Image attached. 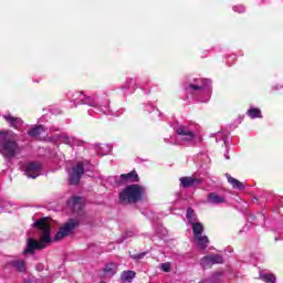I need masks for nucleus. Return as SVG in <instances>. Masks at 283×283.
Returning a JSON list of instances; mask_svg holds the SVG:
<instances>
[{
    "mask_svg": "<svg viewBox=\"0 0 283 283\" xmlns=\"http://www.w3.org/2000/svg\"><path fill=\"white\" fill-rule=\"evenodd\" d=\"M33 227L39 229L41 233L40 241L29 238L27 240V248L23 251L24 255H32L34 251H43L48 244L52 243V226L48 222L46 218L36 220Z\"/></svg>",
    "mask_w": 283,
    "mask_h": 283,
    "instance_id": "2",
    "label": "nucleus"
},
{
    "mask_svg": "<svg viewBox=\"0 0 283 283\" xmlns=\"http://www.w3.org/2000/svg\"><path fill=\"white\" fill-rule=\"evenodd\" d=\"M97 154H98V156H107V154H112V145L103 144V146H101L97 149Z\"/></svg>",
    "mask_w": 283,
    "mask_h": 283,
    "instance_id": "26",
    "label": "nucleus"
},
{
    "mask_svg": "<svg viewBox=\"0 0 283 283\" xmlns=\"http://www.w3.org/2000/svg\"><path fill=\"white\" fill-rule=\"evenodd\" d=\"M43 169V165L39 161L28 163L24 167V176L27 178H32L33 180L41 176V171Z\"/></svg>",
    "mask_w": 283,
    "mask_h": 283,
    "instance_id": "9",
    "label": "nucleus"
},
{
    "mask_svg": "<svg viewBox=\"0 0 283 283\" xmlns=\"http://www.w3.org/2000/svg\"><path fill=\"white\" fill-rule=\"evenodd\" d=\"M9 265H11L12 269L18 271L19 273H25V271H27L25 261L21 260V259L10 261Z\"/></svg>",
    "mask_w": 283,
    "mask_h": 283,
    "instance_id": "18",
    "label": "nucleus"
},
{
    "mask_svg": "<svg viewBox=\"0 0 283 283\" xmlns=\"http://www.w3.org/2000/svg\"><path fill=\"white\" fill-rule=\"evenodd\" d=\"M175 129V140L174 138L170 139L172 145H182L184 143H191L193 138H196V134L187 128V126H177Z\"/></svg>",
    "mask_w": 283,
    "mask_h": 283,
    "instance_id": "6",
    "label": "nucleus"
},
{
    "mask_svg": "<svg viewBox=\"0 0 283 283\" xmlns=\"http://www.w3.org/2000/svg\"><path fill=\"white\" fill-rule=\"evenodd\" d=\"M85 174V166L83 161H78L76 166L69 169V182L70 185H78L81 182V176Z\"/></svg>",
    "mask_w": 283,
    "mask_h": 283,
    "instance_id": "8",
    "label": "nucleus"
},
{
    "mask_svg": "<svg viewBox=\"0 0 283 283\" xmlns=\"http://www.w3.org/2000/svg\"><path fill=\"white\" fill-rule=\"evenodd\" d=\"M210 259H211L212 265L213 264H223L224 263V259L220 254L210 255Z\"/></svg>",
    "mask_w": 283,
    "mask_h": 283,
    "instance_id": "30",
    "label": "nucleus"
},
{
    "mask_svg": "<svg viewBox=\"0 0 283 283\" xmlns=\"http://www.w3.org/2000/svg\"><path fill=\"white\" fill-rule=\"evenodd\" d=\"M191 227L195 238H198L205 233V226H202L200 222L192 223Z\"/></svg>",
    "mask_w": 283,
    "mask_h": 283,
    "instance_id": "24",
    "label": "nucleus"
},
{
    "mask_svg": "<svg viewBox=\"0 0 283 283\" xmlns=\"http://www.w3.org/2000/svg\"><path fill=\"white\" fill-rule=\"evenodd\" d=\"M140 90H145V84H139Z\"/></svg>",
    "mask_w": 283,
    "mask_h": 283,
    "instance_id": "39",
    "label": "nucleus"
},
{
    "mask_svg": "<svg viewBox=\"0 0 283 283\" xmlns=\"http://www.w3.org/2000/svg\"><path fill=\"white\" fill-rule=\"evenodd\" d=\"M161 270L165 272V273H170L171 272V264L170 263H163L161 264Z\"/></svg>",
    "mask_w": 283,
    "mask_h": 283,
    "instance_id": "33",
    "label": "nucleus"
},
{
    "mask_svg": "<svg viewBox=\"0 0 283 283\" xmlns=\"http://www.w3.org/2000/svg\"><path fill=\"white\" fill-rule=\"evenodd\" d=\"M220 140H222L223 145H227V138H224V136H222V133H217V137H216V142L220 143Z\"/></svg>",
    "mask_w": 283,
    "mask_h": 283,
    "instance_id": "34",
    "label": "nucleus"
},
{
    "mask_svg": "<svg viewBox=\"0 0 283 283\" xmlns=\"http://www.w3.org/2000/svg\"><path fill=\"white\" fill-rule=\"evenodd\" d=\"M67 98L73 104L71 107H76L77 105L93 107V109L88 111L90 116H92V112H95V114H105L106 116H120V114L112 111L107 97L98 95L87 96L83 92H69Z\"/></svg>",
    "mask_w": 283,
    "mask_h": 283,
    "instance_id": "1",
    "label": "nucleus"
},
{
    "mask_svg": "<svg viewBox=\"0 0 283 283\" xmlns=\"http://www.w3.org/2000/svg\"><path fill=\"white\" fill-rule=\"evenodd\" d=\"M85 202V198L83 197H72L67 201V207H70L75 213H78L81 209H83V203Z\"/></svg>",
    "mask_w": 283,
    "mask_h": 283,
    "instance_id": "13",
    "label": "nucleus"
},
{
    "mask_svg": "<svg viewBox=\"0 0 283 283\" xmlns=\"http://www.w3.org/2000/svg\"><path fill=\"white\" fill-rule=\"evenodd\" d=\"M123 282H132L136 277V272L132 270L124 271L120 275Z\"/></svg>",
    "mask_w": 283,
    "mask_h": 283,
    "instance_id": "25",
    "label": "nucleus"
},
{
    "mask_svg": "<svg viewBox=\"0 0 283 283\" xmlns=\"http://www.w3.org/2000/svg\"><path fill=\"white\" fill-rule=\"evenodd\" d=\"M0 154L6 160H12L15 156H19L23 148L19 145L14 138L17 135L12 130H0Z\"/></svg>",
    "mask_w": 283,
    "mask_h": 283,
    "instance_id": "3",
    "label": "nucleus"
},
{
    "mask_svg": "<svg viewBox=\"0 0 283 283\" xmlns=\"http://www.w3.org/2000/svg\"><path fill=\"white\" fill-rule=\"evenodd\" d=\"M195 240L198 242V247L201 251H205L209 247V237L200 234L199 237H195Z\"/></svg>",
    "mask_w": 283,
    "mask_h": 283,
    "instance_id": "19",
    "label": "nucleus"
},
{
    "mask_svg": "<svg viewBox=\"0 0 283 283\" xmlns=\"http://www.w3.org/2000/svg\"><path fill=\"white\" fill-rule=\"evenodd\" d=\"M3 118L7 123H9V126L13 129H21L23 127V119L20 117H14L12 115H3Z\"/></svg>",
    "mask_w": 283,
    "mask_h": 283,
    "instance_id": "16",
    "label": "nucleus"
},
{
    "mask_svg": "<svg viewBox=\"0 0 283 283\" xmlns=\"http://www.w3.org/2000/svg\"><path fill=\"white\" fill-rule=\"evenodd\" d=\"M147 255V252H142L135 255H132L133 260H143Z\"/></svg>",
    "mask_w": 283,
    "mask_h": 283,
    "instance_id": "36",
    "label": "nucleus"
},
{
    "mask_svg": "<svg viewBox=\"0 0 283 283\" xmlns=\"http://www.w3.org/2000/svg\"><path fill=\"white\" fill-rule=\"evenodd\" d=\"M207 202H209L210 205H222L227 202V198L218 195V192H210L208 193Z\"/></svg>",
    "mask_w": 283,
    "mask_h": 283,
    "instance_id": "17",
    "label": "nucleus"
},
{
    "mask_svg": "<svg viewBox=\"0 0 283 283\" xmlns=\"http://www.w3.org/2000/svg\"><path fill=\"white\" fill-rule=\"evenodd\" d=\"M228 178V182L232 185L233 189H239V191L244 190V184H242L240 180L231 177V175H226Z\"/></svg>",
    "mask_w": 283,
    "mask_h": 283,
    "instance_id": "20",
    "label": "nucleus"
},
{
    "mask_svg": "<svg viewBox=\"0 0 283 283\" xmlns=\"http://www.w3.org/2000/svg\"><path fill=\"white\" fill-rule=\"evenodd\" d=\"M118 198L120 205H136V202L147 200V189L140 185L132 184L119 192Z\"/></svg>",
    "mask_w": 283,
    "mask_h": 283,
    "instance_id": "5",
    "label": "nucleus"
},
{
    "mask_svg": "<svg viewBox=\"0 0 283 283\" xmlns=\"http://www.w3.org/2000/svg\"><path fill=\"white\" fill-rule=\"evenodd\" d=\"M56 140H60V143H64V145H69V147H83L85 145V142L74 137L70 136L66 133H62L56 135Z\"/></svg>",
    "mask_w": 283,
    "mask_h": 283,
    "instance_id": "10",
    "label": "nucleus"
},
{
    "mask_svg": "<svg viewBox=\"0 0 283 283\" xmlns=\"http://www.w3.org/2000/svg\"><path fill=\"white\" fill-rule=\"evenodd\" d=\"M247 114L250 118H262V111L260 108H250Z\"/></svg>",
    "mask_w": 283,
    "mask_h": 283,
    "instance_id": "27",
    "label": "nucleus"
},
{
    "mask_svg": "<svg viewBox=\"0 0 283 283\" xmlns=\"http://www.w3.org/2000/svg\"><path fill=\"white\" fill-rule=\"evenodd\" d=\"M272 90H277V86H273Z\"/></svg>",
    "mask_w": 283,
    "mask_h": 283,
    "instance_id": "41",
    "label": "nucleus"
},
{
    "mask_svg": "<svg viewBox=\"0 0 283 283\" xmlns=\"http://www.w3.org/2000/svg\"><path fill=\"white\" fill-rule=\"evenodd\" d=\"M118 271V264L111 262L107 263L102 270V277H114Z\"/></svg>",
    "mask_w": 283,
    "mask_h": 283,
    "instance_id": "15",
    "label": "nucleus"
},
{
    "mask_svg": "<svg viewBox=\"0 0 283 283\" xmlns=\"http://www.w3.org/2000/svg\"><path fill=\"white\" fill-rule=\"evenodd\" d=\"M120 90L124 94H134L138 90V82L134 78H127L120 86Z\"/></svg>",
    "mask_w": 283,
    "mask_h": 283,
    "instance_id": "14",
    "label": "nucleus"
},
{
    "mask_svg": "<svg viewBox=\"0 0 283 283\" xmlns=\"http://www.w3.org/2000/svg\"><path fill=\"white\" fill-rule=\"evenodd\" d=\"M134 235H135L134 231L128 230V231H126V232L122 235V239H119L117 242H118V244H120V243L125 242V240H127V238H134Z\"/></svg>",
    "mask_w": 283,
    "mask_h": 283,
    "instance_id": "31",
    "label": "nucleus"
},
{
    "mask_svg": "<svg viewBox=\"0 0 283 283\" xmlns=\"http://www.w3.org/2000/svg\"><path fill=\"white\" fill-rule=\"evenodd\" d=\"M200 265L202 266V269H210V266H213L211 255L203 256L200 261Z\"/></svg>",
    "mask_w": 283,
    "mask_h": 283,
    "instance_id": "29",
    "label": "nucleus"
},
{
    "mask_svg": "<svg viewBox=\"0 0 283 283\" xmlns=\"http://www.w3.org/2000/svg\"><path fill=\"white\" fill-rule=\"evenodd\" d=\"M233 11H234V12H239V14H242V12L245 11V8H244V6H242V4L234 6V7H233Z\"/></svg>",
    "mask_w": 283,
    "mask_h": 283,
    "instance_id": "35",
    "label": "nucleus"
},
{
    "mask_svg": "<svg viewBox=\"0 0 283 283\" xmlns=\"http://www.w3.org/2000/svg\"><path fill=\"white\" fill-rule=\"evenodd\" d=\"M95 147H101V144H95Z\"/></svg>",
    "mask_w": 283,
    "mask_h": 283,
    "instance_id": "40",
    "label": "nucleus"
},
{
    "mask_svg": "<svg viewBox=\"0 0 283 283\" xmlns=\"http://www.w3.org/2000/svg\"><path fill=\"white\" fill-rule=\"evenodd\" d=\"M145 111L149 112V114H151L153 112V118H156V116H158V118L163 119V113L158 108L154 107V104L148 103L147 105H145Z\"/></svg>",
    "mask_w": 283,
    "mask_h": 283,
    "instance_id": "23",
    "label": "nucleus"
},
{
    "mask_svg": "<svg viewBox=\"0 0 283 283\" xmlns=\"http://www.w3.org/2000/svg\"><path fill=\"white\" fill-rule=\"evenodd\" d=\"M186 220L188 224H196L198 222V216H196V211L192 208L187 209Z\"/></svg>",
    "mask_w": 283,
    "mask_h": 283,
    "instance_id": "21",
    "label": "nucleus"
},
{
    "mask_svg": "<svg viewBox=\"0 0 283 283\" xmlns=\"http://www.w3.org/2000/svg\"><path fill=\"white\" fill-rule=\"evenodd\" d=\"M116 185H128V182H138L140 179L138 178V172L136 170H132L128 174H123L120 176L114 177Z\"/></svg>",
    "mask_w": 283,
    "mask_h": 283,
    "instance_id": "11",
    "label": "nucleus"
},
{
    "mask_svg": "<svg viewBox=\"0 0 283 283\" xmlns=\"http://www.w3.org/2000/svg\"><path fill=\"white\" fill-rule=\"evenodd\" d=\"M260 279L265 283H275V275L261 272Z\"/></svg>",
    "mask_w": 283,
    "mask_h": 283,
    "instance_id": "28",
    "label": "nucleus"
},
{
    "mask_svg": "<svg viewBox=\"0 0 283 283\" xmlns=\"http://www.w3.org/2000/svg\"><path fill=\"white\" fill-rule=\"evenodd\" d=\"M81 222L78 219H69L59 231L53 237V242H59V240H63V238H67V235H72L74 233V229L78 228Z\"/></svg>",
    "mask_w": 283,
    "mask_h": 283,
    "instance_id": "7",
    "label": "nucleus"
},
{
    "mask_svg": "<svg viewBox=\"0 0 283 283\" xmlns=\"http://www.w3.org/2000/svg\"><path fill=\"white\" fill-rule=\"evenodd\" d=\"M8 205L10 207H12V202H10V200H8L6 198H0V209L1 210L6 209V207H8Z\"/></svg>",
    "mask_w": 283,
    "mask_h": 283,
    "instance_id": "32",
    "label": "nucleus"
},
{
    "mask_svg": "<svg viewBox=\"0 0 283 283\" xmlns=\"http://www.w3.org/2000/svg\"><path fill=\"white\" fill-rule=\"evenodd\" d=\"M184 91L189 98L190 96H196V94H203V97H199V103H208L211 94V80L210 78H195L193 82H185Z\"/></svg>",
    "mask_w": 283,
    "mask_h": 283,
    "instance_id": "4",
    "label": "nucleus"
},
{
    "mask_svg": "<svg viewBox=\"0 0 283 283\" xmlns=\"http://www.w3.org/2000/svg\"><path fill=\"white\" fill-rule=\"evenodd\" d=\"M50 132H59V128H56V127H51V128H50Z\"/></svg>",
    "mask_w": 283,
    "mask_h": 283,
    "instance_id": "38",
    "label": "nucleus"
},
{
    "mask_svg": "<svg viewBox=\"0 0 283 283\" xmlns=\"http://www.w3.org/2000/svg\"><path fill=\"white\" fill-rule=\"evenodd\" d=\"M150 91L146 92V94H149Z\"/></svg>",
    "mask_w": 283,
    "mask_h": 283,
    "instance_id": "42",
    "label": "nucleus"
},
{
    "mask_svg": "<svg viewBox=\"0 0 283 283\" xmlns=\"http://www.w3.org/2000/svg\"><path fill=\"white\" fill-rule=\"evenodd\" d=\"M43 132H44L43 125H38L31 128L30 130H28V136H31V138H39V136H41Z\"/></svg>",
    "mask_w": 283,
    "mask_h": 283,
    "instance_id": "22",
    "label": "nucleus"
},
{
    "mask_svg": "<svg viewBox=\"0 0 283 283\" xmlns=\"http://www.w3.org/2000/svg\"><path fill=\"white\" fill-rule=\"evenodd\" d=\"M224 158H226V160H230L231 157H229V149L226 150Z\"/></svg>",
    "mask_w": 283,
    "mask_h": 283,
    "instance_id": "37",
    "label": "nucleus"
},
{
    "mask_svg": "<svg viewBox=\"0 0 283 283\" xmlns=\"http://www.w3.org/2000/svg\"><path fill=\"white\" fill-rule=\"evenodd\" d=\"M180 187L184 189H191L193 187H200L202 185V179L196 177H181Z\"/></svg>",
    "mask_w": 283,
    "mask_h": 283,
    "instance_id": "12",
    "label": "nucleus"
}]
</instances>
